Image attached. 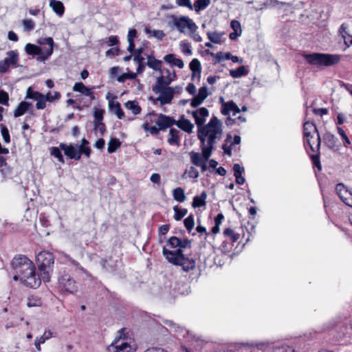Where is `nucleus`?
Masks as SVG:
<instances>
[{
    "label": "nucleus",
    "instance_id": "nucleus-1",
    "mask_svg": "<svg viewBox=\"0 0 352 352\" xmlns=\"http://www.w3.org/2000/svg\"><path fill=\"white\" fill-rule=\"evenodd\" d=\"M191 241L187 239H180L179 248L175 251L167 250L164 247L162 253L168 261L175 265H179L185 272H189L195 268L196 261L192 258L185 256L183 249L190 248Z\"/></svg>",
    "mask_w": 352,
    "mask_h": 352
},
{
    "label": "nucleus",
    "instance_id": "nucleus-2",
    "mask_svg": "<svg viewBox=\"0 0 352 352\" xmlns=\"http://www.w3.org/2000/svg\"><path fill=\"white\" fill-rule=\"evenodd\" d=\"M304 142L307 143L311 151L318 152L320 148L321 139L316 124L312 122H306L303 125Z\"/></svg>",
    "mask_w": 352,
    "mask_h": 352
},
{
    "label": "nucleus",
    "instance_id": "nucleus-3",
    "mask_svg": "<svg viewBox=\"0 0 352 352\" xmlns=\"http://www.w3.org/2000/svg\"><path fill=\"white\" fill-rule=\"evenodd\" d=\"M303 57L309 64L318 67L332 66L339 63L340 60L339 55L322 53L304 54Z\"/></svg>",
    "mask_w": 352,
    "mask_h": 352
},
{
    "label": "nucleus",
    "instance_id": "nucleus-4",
    "mask_svg": "<svg viewBox=\"0 0 352 352\" xmlns=\"http://www.w3.org/2000/svg\"><path fill=\"white\" fill-rule=\"evenodd\" d=\"M214 132H217V139L220 138L222 133L221 123L216 116H213L204 128L198 129L197 137L201 142V148L207 146V144H206V138L208 137V139L210 135Z\"/></svg>",
    "mask_w": 352,
    "mask_h": 352
},
{
    "label": "nucleus",
    "instance_id": "nucleus-5",
    "mask_svg": "<svg viewBox=\"0 0 352 352\" xmlns=\"http://www.w3.org/2000/svg\"><path fill=\"white\" fill-rule=\"evenodd\" d=\"M36 261L42 280L49 282L54 263L53 254L49 252H41L37 255Z\"/></svg>",
    "mask_w": 352,
    "mask_h": 352
},
{
    "label": "nucleus",
    "instance_id": "nucleus-6",
    "mask_svg": "<svg viewBox=\"0 0 352 352\" xmlns=\"http://www.w3.org/2000/svg\"><path fill=\"white\" fill-rule=\"evenodd\" d=\"M21 277V282L30 288L36 289L41 283L42 278L41 274L38 275L36 273L34 264L32 265V267L25 271Z\"/></svg>",
    "mask_w": 352,
    "mask_h": 352
},
{
    "label": "nucleus",
    "instance_id": "nucleus-7",
    "mask_svg": "<svg viewBox=\"0 0 352 352\" xmlns=\"http://www.w3.org/2000/svg\"><path fill=\"white\" fill-rule=\"evenodd\" d=\"M34 263L25 256L18 255L13 258L11 266L16 274L21 276Z\"/></svg>",
    "mask_w": 352,
    "mask_h": 352
},
{
    "label": "nucleus",
    "instance_id": "nucleus-8",
    "mask_svg": "<svg viewBox=\"0 0 352 352\" xmlns=\"http://www.w3.org/2000/svg\"><path fill=\"white\" fill-rule=\"evenodd\" d=\"M171 18L173 19V25L175 26L180 32H184L185 28H186L190 30L197 29L196 24L187 16L177 17L175 15H171Z\"/></svg>",
    "mask_w": 352,
    "mask_h": 352
},
{
    "label": "nucleus",
    "instance_id": "nucleus-9",
    "mask_svg": "<svg viewBox=\"0 0 352 352\" xmlns=\"http://www.w3.org/2000/svg\"><path fill=\"white\" fill-rule=\"evenodd\" d=\"M8 57L5 58L3 61L0 62V73L5 74L9 72L10 67L12 65L14 67L19 66V56L18 54L13 50L9 51L7 53Z\"/></svg>",
    "mask_w": 352,
    "mask_h": 352
},
{
    "label": "nucleus",
    "instance_id": "nucleus-10",
    "mask_svg": "<svg viewBox=\"0 0 352 352\" xmlns=\"http://www.w3.org/2000/svg\"><path fill=\"white\" fill-rule=\"evenodd\" d=\"M59 287L65 292L74 294L78 291L76 280L68 274H63L58 278Z\"/></svg>",
    "mask_w": 352,
    "mask_h": 352
},
{
    "label": "nucleus",
    "instance_id": "nucleus-11",
    "mask_svg": "<svg viewBox=\"0 0 352 352\" xmlns=\"http://www.w3.org/2000/svg\"><path fill=\"white\" fill-rule=\"evenodd\" d=\"M25 99H33L36 101V107L38 109H43L46 107L47 101L44 94L34 91L32 87H28L26 91Z\"/></svg>",
    "mask_w": 352,
    "mask_h": 352
},
{
    "label": "nucleus",
    "instance_id": "nucleus-12",
    "mask_svg": "<svg viewBox=\"0 0 352 352\" xmlns=\"http://www.w3.org/2000/svg\"><path fill=\"white\" fill-rule=\"evenodd\" d=\"M335 190L342 201L346 205L352 207L351 204L352 191L342 183L337 184Z\"/></svg>",
    "mask_w": 352,
    "mask_h": 352
},
{
    "label": "nucleus",
    "instance_id": "nucleus-13",
    "mask_svg": "<svg viewBox=\"0 0 352 352\" xmlns=\"http://www.w3.org/2000/svg\"><path fill=\"white\" fill-rule=\"evenodd\" d=\"M131 346L120 338L116 339L111 345L107 347L108 352H131Z\"/></svg>",
    "mask_w": 352,
    "mask_h": 352
},
{
    "label": "nucleus",
    "instance_id": "nucleus-14",
    "mask_svg": "<svg viewBox=\"0 0 352 352\" xmlns=\"http://www.w3.org/2000/svg\"><path fill=\"white\" fill-rule=\"evenodd\" d=\"M38 43L40 45H48V47L43 50L42 56L37 58L39 61H44L47 60L53 53L54 41L52 37L44 38L38 40Z\"/></svg>",
    "mask_w": 352,
    "mask_h": 352
},
{
    "label": "nucleus",
    "instance_id": "nucleus-15",
    "mask_svg": "<svg viewBox=\"0 0 352 352\" xmlns=\"http://www.w3.org/2000/svg\"><path fill=\"white\" fill-rule=\"evenodd\" d=\"M217 140V132L213 133L210 135V138L207 141V146H202L201 148V156L204 161H208L211 156L212 151L214 149V144Z\"/></svg>",
    "mask_w": 352,
    "mask_h": 352
},
{
    "label": "nucleus",
    "instance_id": "nucleus-16",
    "mask_svg": "<svg viewBox=\"0 0 352 352\" xmlns=\"http://www.w3.org/2000/svg\"><path fill=\"white\" fill-rule=\"evenodd\" d=\"M192 115L195 118L198 129L204 128L206 118L209 116L208 110L206 107H201L198 110L192 111Z\"/></svg>",
    "mask_w": 352,
    "mask_h": 352
},
{
    "label": "nucleus",
    "instance_id": "nucleus-17",
    "mask_svg": "<svg viewBox=\"0 0 352 352\" xmlns=\"http://www.w3.org/2000/svg\"><path fill=\"white\" fill-rule=\"evenodd\" d=\"M159 93L160 95L156 100L160 102L161 105L170 104L174 97L175 89L168 87Z\"/></svg>",
    "mask_w": 352,
    "mask_h": 352
},
{
    "label": "nucleus",
    "instance_id": "nucleus-18",
    "mask_svg": "<svg viewBox=\"0 0 352 352\" xmlns=\"http://www.w3.org/2000/svg\"><path fill=\"white\" fill-rule=\"evenodd\" d=\"M60 148L64 151L65 155L69 157L70 159H74L76 160H80V153L78 152V145H67L66 144L60 143Z\"/></svg>",
    "mask_w": 352,
    "mask_h": 352
},
{
    "label": "nucleus",
    "instance_id": "nucleus-19",
    "mask_svg": "<svg viewBox=\"0 0 352 352\" xmlns=\"http://www.w3.org/2000/svg\"><path fill=\"white\" fill-rule=\"evenodd\" d=\"M175 120L162 113L159 114L158 119L155 121L159 129L162 131L166 130L167 128L175 124Z\"/></svg>",
    "mask_w": 352,
    "mask_h": 352
},
{
    "label": "nucleus",
    "instance_id": "nucleus-20",
    "mask_svg": "<svg viewBox=\"0 0 352 352\" xmlns=\"http://www.w3.org/2000/svg\"><path fill=\"white\" fill-rule=\"evenodd\" d=\"M221 111L225 116L229 115L231 111H233V116H236V113H240L241 109L235 102L231 100L228 102H223Z\"/></svg>",
    "mask_w": 352,
    "mask_h": 352
},
{
    "label": "nucleus",
    "instance_id": "nucleus-21",
    "mask_svg": "<svg viewBox=\"0 0 352 352\" xmlns=\"http://www.w3.org/2000/svg\"><path fill=\"white\" fill-rule=\"evenodd\" d=\"M32 111V104L26 101H23L19 104L17 107L14 111V116L15 118L23 116L27 111Z\"/></svg>",
    "mask_w": 352,
    "mask_h": 352
},
{
    "label": "nucleus",
    "instance_id": "nucleus-22",
    "mask_svg": "<svg viewBox=\"0 0 352 352\" xmlns=\"http://www.w3.org/2000/svg\"><path fill=\"white\" fill-rule=\"evenodd\" d=\"M171 79L164 80L163 76H160L157 78L156 84L153 86L152 90L155 94H158L162 89H165L170 83Z\"/></svg>",
    "mask_w": 352,
    "mask_h": 352
},
{
    "label": "nucleus",
    "instance_id": "nucleus-23",
    "mask_svg": "<svg viewBox=\"0 0 352 352\" xmlns=\"http://www.w3.org/2000/svg\"><path fill=\"white\" fill-rule=\"evenodd\" d=\"M175 124L182 130L188 133H191L192 131V129L194 128L193 124H192L190 120L185 119L184 116L181 117L180 120L176 121Z\"/></svg>",
    "mask_w": 352,
    "mask_h": 352
},
{
    "label": "nucleus",
    "instance_id": "nucleus-24",
    "mask_svg": "<svg viewBox=\"0 0 352 352\" xmlns=\"http://www.w3.org/2000/svg\"><path fill=\"white\" fill-rule=\"evenodd\" d=\"M73 91L80 92L86 96H89L91 100H94V96L91 89L87 87L82 82H76L73 87Z\"/></svg>",
    "mask_w": 352,
    "mask_h": 352
},
{
    "label": "nucleus",
    "instance_id": "nucleus-25",
    "mask_svg": "<svg viewBox=\"0 0 352 352\" xmlns=\"http://www.w3.org/2000/svg\"><path fill=\"white\" fill-rule=\"evenodd\" d=\"M109 107L110 111L117 116L118 118L123 119L124 118V113L118 102L109 101Z\"/></svg>",
    "mask_w": 352,
    "mask_h": 352
},
{
    "label": "nucleus",
    "instance_id": "nucleus-26",
    "mask_svg": "<svg viewBox=\"0 0 352 352\" xmlns=\"http://www.w3.org/2000/svg\"><path fill=\"white\" fill-rule=\"evenodd\" d=\"M346 28L347 27H346L344 24H342L339 29V33L343 38L346 48L350 47V45H352V36L347 33L346 31Z\"/></svg>",
    "mask_w": 352,
    "mask_h": 352
},
{
    "label": "nucleus",
    "instance_id": "nucleus-27",
    "mask_svg": "<svg viewBox=\"0 0 352 352\" xmlns=\"http://www.w3.org/2000/svg\"><path fill=\"white\" fill-rule=\"evenodd\" d=\"M50 6L58 16H63L65 12L63 3L60 1L50 0Z\"/></svg>",
    "mask_w": 352,
    "mask_h": 352
},
{
    "label": "nucleus",
    "instance_id": "nucleus-28",
    "mask_svg": "<svg viewBox=\"0 0 352 352\" xmlns=\"http://www.w3.org/2000/svg\"><path fill=\"white\" fill-rule=\"evenodd\" d=\"M25 50L28 54L39 55V56H42L43 52V50L40 47L31 43L26 44Z\"/></svg>",
    "mask_w": 352,
    "mask_h": 352
},
{
    "label": "nucleus",
    "instance_id": "nucleus-29",
    "mask_svg": "<svg viewBox=\"0 0 352 352\" xmlns=\"http://www.w3.org/2000/svg\"><path fill=\"white\" fill-rule=\"evenodd\" d=\"M206 197H207V194L204 191L201 192L200 196H195L193 198V201L192 203V207L196 208L206 206Z\"/></svg>",
    "mask_w": 352,
    "mask_h": 352
},
{
    "label": "nucleus",
    "instance_id": "nucleus-30",
    "mask_svg": "<svg viewBox=\"0 0 352 352\" xmlns=\"http://www.w3.org/2000/svg\"><path fill=\"white\" fill-rule=\"evenodd\" d=\"M324 144L330 148H333L336 145V138L335 135L329 132L323 135Z\"/></svg>",
    "mask_w": 352,
    "mask_h": 352
},
{
    "label": "nucleus",
    "instance_id": "nucleus-31",
    "mask_svg": "<svg viewBox=\"0 0 352 352\" xmlns=\"http://www.w3.org/2000/svg\"><path fill=\"white\" fill-rule=\"evenodd\" d=\"M147 63L146 65L153 69L155 71H160L161 70L162 67V61L156 59L153 56H147Z\"/></svg>",
    "mask_w": 352,
    "mask_h": 352
},
{
    "label": "nucleus",
    "instance_id": "nucleus-32",
    "mask_svg": "<svg viewBox=\"0 0 352 352\" xmlns=\"http://www.w3.org/2000/svg\"><path fill=\"white\" fill-rule=\"evenodd\" d=\"M190 69L192 72V78L193 79L197 74L200 76L201 72V63L197 58H193L190 63Z\"/></svg>",
    "mask_w": 352,
    "mask_h": 352
},
{
    "label": "nucleus",
    "instance_id": "nucleus-33",
    "mask_svg": "<svg viewBox=\"0 0 352 352\" xmlns=\"http://www.w3.org/2000/svg\"><path fill=\"white\" fill-rule=\"evenodd\" d=\"M125 107L132 111L134 115L140 114L141 107L136 100H129L125 103Z\"/></svg>",
    "mask_w": 352,
    "mask_h": 352
},
{
    "label": "nucleus",
    "instance_id": "nucleus-34",
    "mask_svg": "<svg viewBox=\"0 0 352 352\" xmlns=\"http://www.w3.org/2000/svg\"><path fill=\"white\" fill-rule=\"evenodd\" d=\"M248 74V70L245 66H241L236 69L230 70V74L232 78H237L246 76Z\"/></svg>",
    "mask_w": 352,
    "mask_h": 352
},
{
    "label": "nucleus",
    "instance_id": "nucleus-35",
    "mask_svg": "<svg viewBox=\"0 0 352 352\" xmlns=\"http://www.w3.org/2000/svg\"><path fill=\"white\" fill-rule=\"evenodd\" d=\"M179 131L175 129H170L169 131V137L168 138V142L170 144L179 145Z\"/></svg>",
    "mask_w": 352,
    "mask_h": 352
},
{
    "label": "nucleus",
    "instance_id": "nucleus-36",
    "mask_svg": "<svg viewBox=\"0 0 352 352\" xmlns=\"http://www.w3.org/2000/svg\"><path fill=\"white\" fill-rule=\"evenodd\" d=\"M173 198L175 200L179 202H183L186 199V195L183 188L177 187L173 190Z\"/></svg>",
    "mask_w": 352,
    "mask_h": 352
},
{
    "label": "nucleus",
    "instance_id": "nucleus-37",
    "mask_svg": "<svg viewBox=\"0 0 352 352\" xmlns=\"http://www.w3.org/2000/svg\"><path fill=\"white\" fill-rule=\"evenodd\" d=\"M223 33L219 32H208L207 33V36L208 39L214 43L220 44L221 43V37Z\"/></svg>",
    "mask_w": 352,
    "mask_h": 352
},
{
    "label": "nucleus",
    "instance_id": "nucleus-38",
    "mask_svg": "<svg viewBox=\"0 0 352 352\" xmlns=\"http://www.w3.org/2000/svg\"><path fill=\"white\" fill-rule=\"evenodd\" d=\"M189 155L190 157L191 162L195 166H198L199 165H201V163L204 162V159L199 153L191 151L189 153Z\"/></svg>",
    "mask_w": 352,
    "mask_h": 352
},
{
    "label": "nucleus",
    "instance_id": "nucleus-39",
    "mask_svg": "<svg viewBox=\"0 0 352 352\" xmlns=\"http://www.w3.org/2000/svg\"><path fill=\"white\" fill-rule=\"evenodd\" d=\"M121 145L120 141L117 138H111L108 143V153H114Z\"/></svg>",
    "mask_w": 352,
    "mask_h": 352
},
{
    "label": "nucleus",
    "instance_id": "nucleus-40",
    "mask_svg": "<svg viewBox=\"0 0 352 352\" xmlns=\"http://www.w3.org/2000/svg\"><path fill=\"white\" fill-rule=\"evenodd\" d=\"M210 3V0H197L194 3V9L197 12L206 9Z\"/></svg>",
    "mask_w": 352,
    "mask_h": 352
},
{
    "label": "nucleus",
    "instance_id": "nucleus-41",
    "mask_svg": "<svg viewBox=\"0 0 352 352\" xmlns=\"http://www.w3.org/2000/svg\"><path fill=\"white\" fill-rule=\"evenodd\" d=\"M173 210L175 211L174 219L176 221L181 220L188 213L187 209H186V208L179 209V208H178L177 206H175L173 208Z\"/></svg>",
    "mask_w": 352,
    "mask_h": 352
},
{
    "label": "nucleus",
    "instance_id": "nucleus-42",
    "mask_svg": "<svg viewBox=\"0 0 352 352\" xmlns=\"http://www.w3.org/2000/svg\"><path fill=\"white\" fill-rule=\"evenodd\" d=\"M10 170L11 169L6 162V159L3 156H0V172L3 174H8L10 173Z\"/></svg>",
    "mask_w": 352,
    "mask_h": 352
},
{
    "label": "nucleus",
    "instance_id": "nucleus-43",
    "mask_svg": "<svg viewBox=\"0 0 352 352\" xmlns=\"http://www.w3.org/2000/svg\"><path fill=\"white\" fill-rule=\"evenodd\" d=\"M104 113H105V111L104 109H102L94 108V123L102 122Z\"/></svg>",
    "mask_w": 352,
    "mask_h": 352
},
{
    "label": "nucleus",
    "instance_id": "nucleus-44",
    "mask_svg": "<svg viewBox=\"0 0 352 352\" xmlns=\"http://www.w3.org/2000/svg\"><path fill=\"white\" fill-rule=\"evenodd\" d=\"M186 230L190 232L195 226L194 217L192 214L186 218L184 221Z\"/></svg>",
    "mask_w": 352,
    "mask_h": 352
},
{
    "label": "nucleus",
    "instance_id": "nucleus-45",
    "mask_svg": "<svg viewBox=\"0 0 352 352\" xmlns=\"http://www.w3.org/2000/svg\"><path fill=\"white\" fill-rule=\"evenodd\" d=\"M136 74L135 73H124L122 75L119 76L117 78V80L119 82H124L126 79H135Z\"/></svg>",
    "mask_w": 352,
    "mask_h": 352
},
{
    "label": "nucleus",
    "instance_id": "nucleus-46",
    "mask_svg": "<svg viewBox=\"0 0 352 352\" xmlns=\"http://www.w3.org/2000/svg\"><path fill=\"white\" fill-rule=\"evenodd\" d=\"M51 155L56 157L58 162L64 163V158L59 148L52 147Z\"/></svg>",
    "mask_w": 352,
    "mask_h": 352
},
{
    "label": "nucleus",
    "instance_id": "nucleus-47",
    "mask_svg": "<svg viewBox=\"0 0 352 352\" xmlns=\"http://www.w3.org/2000/svg\"><path fill=\"white\" fill-rule=\"evenodd\" d=\"M0 128H1V135L3 136L4 142L6 143H9L10 142V137L8 129L3 124H0Z\"/></svg>",
    "mask_w": 352,
    "mask_h": 352
},
{
    "label": "nucleus",
    "instance_id": "nucleus-48",
    "mask_svg": "<svg viewBox=\"0 0 352 352\" xmlns=\"http://www.w3.org/2000/svg\"><path fill=\"white\" fill-rule=\"evenodd\" d=\"M223 234L230 236L232 242H235L239 239V235L235 234L231 228H226L223 231Z\"/></svg>",
    "mask_w": 352,
    "mask_h": 352
},
{
    "label": "nucleus",
    "instance_id": "nucleus-49",
    "mask_svg": "<svg viewBox=\"0 0 352 352\" xmlns=\"http://www.w3.org/2000/svg\"><path fill=\"white\" fill-rule=\"evenodd\" d=\"M44 96L46 97L47 100L50 102L58 100L61 96L60 94L58 91H55L54 94H52V93L48 92L47 94Z\"/></svg>",
    "mask_w": 352,
    "mask_h": 352
},
{
    "label": "nucleus",
    "instance_id": "nucleus-50",
    "mask_svg": "<svg viewBox=\"0 0 352 352\" xmlns=\"http://www.w3.org/2000/svg\"><path fill=\"white\" fill-rule=\"evenodd\" d=\"M24 30L31 31L34 28V22L32 19H24L22 21Z\"/></svg>",
    "mask_w": 352,
    "mask_h": 352
},
{
    "label": "nucleus",
    "instance_id": "nucleus-51",
    "mask_svg": "<svg viewBox=\"0 0 352 352\" xmlns=\"http://www.w3.org/2000/svg\"><path fill=\"white\" fill-rule=\"evenodd\" d=\"M8 94L3 90H0V104L3 105H8Z\"/></svg>",
    "mask_w": 352,
    "mask_h": 352
},
{
    "label": "nucleus",
    "instance_id": "nucleus-52",
    "mask_svg": "<svg viewBox=\"0 0 352 352\" xmlns=\"http://www.w3.org/2000/svg\"><path fill=\"white\" fill-rule=\"evenodd\" d=\"M179 243L180 239L176 236H171L168 241V244L173 248H179Z\"/></svg>",
    "mask_w": 352,
    "mask_h": 352
},
{
    "label": "nucleus",
    "instance_id": "nucleus-53",
    "mask_svg": "<svg viewBox=\"0 0 352 352\" xmlns=\"http://www.w3.org/2000/svg\"><path fill=\"white\" fill-rule=\"evenodd\" d=\"M233 170L234 177H237V176H242V173L244 172V168L239 164H234L233 166Z\"/></svg>",
    "mask_w": 352,
    "mask_h": 352
},
{
    "label": "nucleus",
    "instance_id": "nucleus-54",
    "mask_svg": "<svg viewBox=\"0 0 352 352\" xmlns=\"http://www.w3.org/2000/svg\"><path fill=\"white\" fill-rule=\"evenodd\" d=\"M78 148L80 153V158L81 157L82 154H84L87 157H89L91 151L90 147L78 146Z\"/></svg>",
    "mask_w": 352,
    "mask_h": 352
},
{
    "label": "nucleus",
    "instance_id": "nucleus-55",
    "mask_svg": "<svg viewBox=\"0 0 352 352\" xmlns=\"http://www.w3.org/2000/svg\"><path fill=\"white\" fill-rule=\"evenodd\" d=\"M94 130L95 131H99L101 135H103L104 133L106 131V126L104 122H96L94 123Z\"/></svg>",
    "mask_w": 352,
    "mask_h": 352
},
{
    "label": "nucleus",
    "instance_id": "nucleus-56",
    "mask_svg": "<svg viewBox=\"0 0 352 352\" xmlns=\"http://www.w3.org/2000/svg\"><path fill=\"white\" fill-rule=\"evenodd\" d=\"M176 3L179 6L187 7L190 10L193 9V6L191 4L190 0H176Z\"/></svg>",
    "mask_w": 352,
    "mask_h": 352
},
{
    "label": "nucleus",
    "instance_id": "nucleus-57",
    "mask_svg": "<svg viewBox=\"0 0 352 352\" xmlns=\"http://www.w3.org/2000/svg\"><path fill=\"white\" fill-rule=\"evenodd\" d=\"M337 130L340 135L342 138V140L344 141V143L347 145H349L351 144V141L347 137L344 131L340 127H338Z\"/></svg>",
    "mask_w": 352,
    "mask_h": 352
},
{
    "label": "nucleus",
    "instance_id": "nucleus-58",
    "mask_svg": "<svg viewBox=\"0 0 352 352\" xmlns=\"http://www.w3.org/2000/svg\"><path fill=\"white\" fill-rule=\"evenodd\" d=\"M100 264L102 266V268L106 271L112 270L115 266V265H109L108 260L105 258H102L100 261Z\"/></svg>",
    "mask_w": 352,
    "mask_h": 352
},
{
    "label": "nucleus",
    "instance_id": "nucleus-59",
    "mask_svg": "<svg viewBox=\"0 0 352 352\" xmlns=\"http://www.w3.org/2000/svg\"><path fill=\"white\" fill-rule=\"evenodd\" d=\"M204 101V100H202V98H199V96L197 95L191 100L190 105L192 107L195 108L199 106Z\"/></svg>",
    "mask_w": 352,
    "mask_h": 352
},
{
    "label": "nucleus",
    "instance_id": "nucleus-60",
    "mask_svg": "<svg viewBox=\"0 0 352 352\" xmlns=\"http://www.w3.org/2000/svg\"><path fill=\"white\" fill-rule=\"evenodd\" d=\"M318 153L316 155H311V158L312 160L313 164L318 167L319 170L321 169V165L320 162V157H319V151L317 152Z\"/></svg>",
    "mask_w": 352,
    "mask_h": 352
},
{
    "label": "nucleus",
    "instance_id": "nucleus-61",
    "mask_svg": "<svg viewBox=\"0 0 352 352\" xmlns=\"http://www.w3.org/2000/svg\"><path fill=\"white\" fill-rule=\"evenodd\" d=\"M197 96H199V98H202V100H205L208 96L207 87H201L199 89V93H198Z\"/></svg>",
    "mask_w": 352,
    "mask_h": 352
},
{
    "label": "nucleus",
    "instance_id": "nucleus-62",
    "mask_svg": "<svg viewBox=\"0 0 352 352\" xmlns=\"http://www.w3.org/2000/svg\"><path fill=\"white\" fill-rule=\"evenodd\" d=\"M188 175L189 177L191 178H197L199 176L198 170L193 166H191L188 171Z\"/></svg>",
    "mask_w": 352,
    "mask_h": 352
},
{
    "label": "nucleus",
    "instance_id": "nucleus-63",
    "mask_svg": "<svg viewBox=\"0 0 352 352\" xmlns=\"http://www.w3.org/2000/svg\"><path fill=\"white\" fill-rule=\"evenodd\" d=\"M120 52V49L118 47H113L109 50H108L106 52V56H114L116 55H118Z\"/></svg>",
    "mask_w": 352,
    "mask_h": 352
},
{
    "label": "nucleus",
    "instance_id": "nucleus-64",
    "mask_svg": "<svg viewBox=\"0 0 352 352\" xmlns=\"http://www.w3.org/2000/svg\"><path fill=\"white\" fill-rule=\"evenodd\" d=\"M52 336V333L50 331H45L43 334L38 338L41 342L44 343L47 340L50 339Z\"/></svg>",
    "mask_w": 352,
    "mask_h": 352
}]
</instances>
